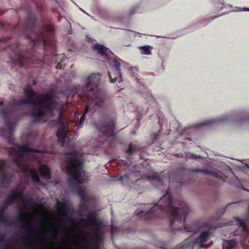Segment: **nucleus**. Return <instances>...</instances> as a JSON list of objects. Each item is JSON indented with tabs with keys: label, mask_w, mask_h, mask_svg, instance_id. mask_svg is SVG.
Returning a JSON list of instances; mask_svg holds the SVG:
<instances>
[{
	"label": "nucleus",
	"mask_w": 249,
	"mask_h": 249,
	"mask_svg": "<svg viewBox=\"0 0 249 249\" xmlns=\"http://www.w3.org/2000/svg\"><path fill=\"white\" fill-rule=\"evenodd\" d=\"M66 58V55L64 53H61L56 55V59H60L59 62H63Z\"/></svg>",
	"instance_id": "4"
},
{
	"label": "nucleus",
	"mask_w": 249,
	"mask_h": 249,
	"mask_svg": "<svg viewBox=\"0 0 249 249\" xmlns=\"http://www.w3.org/2000/svg\"><path fill=\"white\" fill-rule=\"evenodd\" d=\"M0 25H1V27H3V25L1 23H0Z\"/></svg>",
	"instance_id": "7"
},
{
	"label": "nucleus",
	"mask_w": 249,
	"mask_h": 249,
	"mask_svg": "<svg viewBox=\"0 0 249 249\" xmlns=\"http://www.w3.org/2000/svg\"><path fill=\"white\" fill-rule=\"evenodd\" d=\"M135 10L136 9L135 8H133L131 11H130V15H132L133 14H134L135 13Z\"/></svg>",
	"instance_id": "5"
},
{
	"label": "nucleus",
	"mask_w": 249,
	"mask_h": 249,
	"mask_svg": "<svg viewBox=\"0 0 249 249\" xmlns=\"http://www.w3.org/2000/svg\"><path fill=\"white\" fill-rule=\"evenodd\" d=\"M18 25H15V27H14V30H17V28H18Z\"/></svg>",
	"instance_id": "6"
},
{
	"label": "nucleus",
	"mask_w": 249,
	"mask_h": 249,
	"mask_svg": "<svg viewBox=\"0 0 249 249\" xmlns=\"http://www.w3.org/2000/svg\"><path fill=\"white\" fill-rule=\"evenodd\" d=\"M92 50L102 59L108 62H119L121 60L109 48L100 43L95 44L92 46Z\"/></svg>",
	"instance_id": "2"
},
{
	"label": "nucleus",
	"mask_w": 249,
	"mask_h": 249,
	"mask_svg": "<svg viewBox=\"0 0 249 249\" xmlns=\"http://www.w3.org/2000/svg\"><path fill=\"white\" fill-rule=\"evenodd\" d=\"M53 28L50 25L41 27L36 24V16L34 13H29L24 23L23 30L20 34L24 35L29 38L31 40L32 49L28 54L21 50L18 42L10 45L8 37L0 38V51L8 48L18 55V60L17 62H23L25 59L35 61L34 57L36 54L35 47L37 43H42L45 49L53 48V42L50 40L53 33Z\"/></svg>",
	"instance_id": "1"
},
{
	"label": "nucleus",
	"mask_w": 249,
	"mask_h": 249,
	"mask_svg": "<svg viewBox=\"0 0 249 249\" xmlns=\"http://www.w3.org/2000/svg\"><path fill=\"white\" fill-rule=\"evenodd\" d=\"M142 53L144 54L149 55L151 53L152 47L150 46H144L140 47Z\"/></svg>",
	"instance_id": "3"
}]
</instances>
